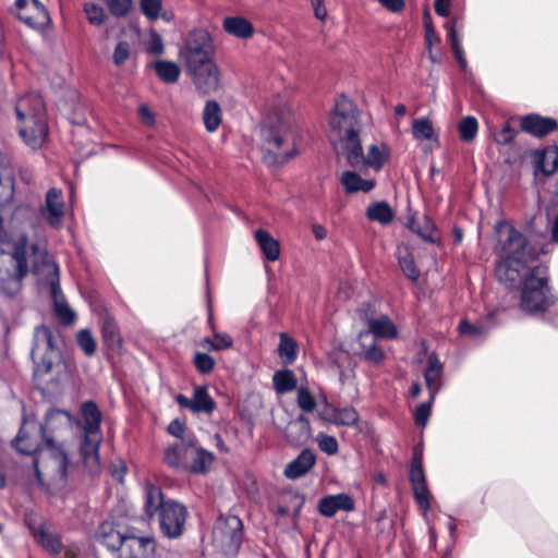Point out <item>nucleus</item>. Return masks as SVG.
<instances>
[{"label":"nucleus","instance_id":"obj_25","mask_svg":"<svg viewBox=\"0 0 558 558\" xmlns=\"http://www.w3.org/2000/svg\"><path fill=\"white\" fill-rule=\"evenodd\" d=\"M318 512L326 518L335 517L339 511H349V495L338 494L323 497L317 505Z\"/></svg>","mask_w":558,"mask_h":558},{"label":"nucleus","instance_id":"obj_35","mask_svg":"<svg viewBox=\"0 0 558 558\" xmlns=\"http://www.w3.org/2000/svg\"><path fill=\"white\" fill-rule=\"evenodd\" d=\"M278 355L284 365L293 364L298 356V342L286 332L279 335Z\"/></svg>","mask_w":558,"mask_h":558},{"label":"nucleus","instance_id":"obj_7","mask_svg":"<svg viewBox=\"0 0 558 558\" xmlns=\"http://www.w3.org/2000/svg\"><path fill=\"white\" fill-rule=\"evenodd\" d=\"M35 363L34 376L44 379L49 375L59 374L62 367L61 354L54 347L49 327L41 325L35 330V345L32 349Z\"/></svg>","mask_w":558,"mask_h":558},{"label":"nucleus","instance_id":"obj_48","mask_svg":"<svg viewBox=\"0 0 558 558\" xmlns=\"http://www.w3.org/2000/svg\"><path fill=\"white\" fill-rule=\"evenodd\" d=\"M437 395H429L427 401L421 402L414 410V422L420 427H425L432 414V408Z\"/></svg>","mask_w":558,"mask_h":558},{"label":"nucleus","instance_id":"obj_60","mask_svg":"<svg viewBox=\"0 0 558 558\" xmlns=\"http://www.w3.org/2000/svg\"><path fill=\"white\" fill-rule=\"evenodd\" d=\"M356 314L359 319L368 326L376 318V307L371 302H363L356 310Z\"/></svg>","mask_w":558,"mask_h":558},{"label":"nucleus","instance_id":"obj_63","mask_svg":"<svg viewBox=\"0 0 558 558\" xmlns=\"http://www.w3.org/2000/svg\"><path fill=\"white\" fill-rule=\"evenodd\" d=\"M214 337H215V341H214V343H211L213 350H222V349H228V348L232 347L233 341L229 335H226V333L221 335V333L215 332Z\"/></svg>","mask_w":558,"mask_h":558},{"label":"nucleus","instance_id":"obj_43","mask_svg":"<svg viewBox=\"0 0 558 558\" xmlns=\"http://www.w3.org/2000/svg\"><path fill=\"white\" fill-rule=\"evenodd\" d=\"M459 136L465 143L472 142L478 131L477 119L473 116L463 117L458 124Z\"/></svg>","mask_w":558,"mask_h":558},{"label":"nucleus","instance_id":"obj_51","mask_svg":"<svg viewBox=\"0 0 558 558\" xmlns=\"http://www.w3.org/2000/svg\"><path fill=\"white\" fill-rule=\"evenodd\" d=\"M364 151L360 140V131L351 125V167L363 162Z\"/></svg>","mask_w":558,"mask_h":558},{"label":"nucleus","instance_id":"obj_39","mask_svg":"<svg viewBox=\"0 0 558 558\" xmlns=\"http://www.w3.org/2000/svg\"><path fill=\"white\" fill-rule=\"evenodd\" d=\"M34 536L41 544V546L53 555H59L63 550L62 543L58 535L50 533L43 527L34 530Z\"/></svg>","mask_w":558,"mask_h":558},{"label":"nucleus","instance_id":"obj_22","mask_svg":"<svg viewBox=\"0 0 558 558\" xmlns=\"http://www.w3.org/2000/svg\"><path fill=\"white\" fill-rule=\"evenodd\" d=\"M361 332L365 333L367 338L374 337L376 339H395L398 336L397 326L386 314L376 317L367 326V329Z\"/></svg>","mask_w":558,"mask_h":558},{"label":"nucleus","instance_id":"obj_47","mask_svg":"<svg viewBox=\"0 0 558 558\" xmlns=\"http://www.w3.org/2000/svg\"><path fill=\"white\" fill-rule=\"evenodd\" d=\"M398 264L403 275L411 280L416 282L420 278V270L415 264L414 257L410 252L405 255L398 257Z\"/></svg>","mask_w":558,"mask_h":558},{"label":"nucleus","instance_id":"obj_17","mask_svg":"<svg viewBox=\"0 0 558 558\" xmlns=\"http://www.w3.org/2000/svg\"><path fill=\"white\" fill-rule=\"evenodd\" d=\"M533 172L535 175L543 174L549 177L558 169V146L548 145L531 153Z\"/></svg>","mask_w":558,"mask_h":558},{"label":"nucleus","instance_id":"obj_33","mask_svg":"<svg viewBox=\"0 0 558 558\" xmlns=\"http://www.w3.org/2000/svg\"><path fill=\"white\" fill-rule=\"evenodd\" d=\"M495 318V313L489 312L486 316V322H493ZM493 325L488 324H473L468 318H463L459 322L457 330L461 336H469L471 338H477L481 336H485L492 329Z\"/></svg>","mask_w":558,"mask_h":558},{"label":"nucleus","instance_id":"obj_31","mask_svg":"<svg viewBox=\"0 0 558 558\" xmlns=\"http://www.w3.org/2000/svg\"><path fill=\"white\" fill-rule=\"evenodd\" d=\"M102 340L108 349L120 352L123 340L120 336L117 323L111 317H106L101 326Z\"/></svg>","mask_w":558,"mask_h":558},{"label":"nucleus","instance_id":"obj_37","mask_svg":"<svg viewBox=\"0 0 558 558\" xmlns=\"http://www.w3.org/2000/svg\"><path fill=\"white\" fill-rule=\"evenodd\" d=\"M82 415L84 421V432H100L101 413L95 402L87 401L83 403Z\"/></svg>","mask_w":558,"mask_h":558},{"label":"nucleus","instance_id":"obj_4","mask_svg":"<svg viewBox=\"0 0 558 558\" xmlns=\"http://www.w3.org/2000/svg\"><path fill=\"white\" fill-rule=\"evenodd\" d=\"M265 154L264 162L270 168H278L294 155V135L292 118L282 110H275L267 116L262 126Z\"/></svg>","mask_w":558,"mask_h":558},{"label":"nucleus","instance_id":"obj_29","mask_svg":"<svg viewBox=\"0 0 558 558\" xmlns=\"http://www.w3.org/2000/svg\"><path fill=\"white\" fill-rule=\"evenodd\" d=\"M366 217L371 221L387 226L395 219V211L387 201H376L368 205Z\"/></svg>","mask_w":558,"mask_h":558},{"label":"nucleus","instance_id":"obj_52","mask_svg":"<svg viewBox=\"0 0 558 558\" xmlns=\"http://www.w3.org/2000/svg\"><path fill=\"white\" fill-rule=\"evenodd\" d=\"M76 340L86 355L92 356L96 352V341L89 330H80L76 335Z\"/></svg>","mask_w":558,"mask_h":558},{"label":"nucleus","instance_id":"obj_2","mask_svg":"<svg viewBox=\"0 0 558 558\" xmlns=\"http://www.w3.org/2000/svg\"><path fill=\"white\" fill-rule=\"evenodd\" d=\"M27 239L22 236L14 245L12 253H0V292L13 295L20 291L22 280L29 271L28 258L32 271L49 286L60 281L59 268L52 256L49 255L45 240H38L29 247Z\"/></svg>","mask_w":558,"mask_h":558},{"label":"nucleus","instance_id":"obj_30","mask_svg":"<svg viewBox=\"0 0 558 558\" xmlns=\"http://www.w3.org/2000/svg\"><path fill=\"white\" fill-rule=\"evenodd\" d=\"M255 239L258 243L260 251L264 256L270 260L275 262L280 256V245L279 242L266 230L258 229L255 231Z\"/></svg>","mask_w":558,"mask_h":558},{"label":"nucleus","instance_id":"obj_42","mask_svg":"<svg viewBox=\"0 0 558 558\" xmlns=\"http://www.w3.org/2000/svg\"><path fill=\"white\" fill-rule=\"evenodd\" d=\"M388 159L389 154L381 151L378 145L373 144L369 146L367 155L363 157V165L373 168L375 171H380Z\"/></svg>","mask_w":558,"mask_h":558},{"label":"nucleus","instance_id":"obj_24","mask_svg":"<svg viewBox=\"0 0 558 558\" xmlns=\"http://www.w3.org/2000/svg\"><path fill=\"white\" fill-rule=\"evenodd\" d=\"M50 293L53 300L54 313L58 319L65 326L72 325L76 318V315L74 311L69 306L64 295L62 294L60 281L50 284Z\"/></svg>","mask_w":558,"mask_h":558},{"label":"nucleus","instance_id":"obj_9","mask_svg":"<svg viewBox=\"0 0 558 558\" xmlns=\"http://www.w3.org/2000/svg\"><path fill=\"white\" fill-rule=\"evenodd\" d=\"M215 545L227 554H235L243 541V523L236 515H220L213 530Z\"/></svg>","mask_w":558,"mask_h":558},{"label":"nucleus","instance_id":"obj_21","mask_svg":"<svg viewBox=\"0 0 558 558\" xmlns=\"http://www.w3.org/2000/svg\"><path fill=\"white\" fill-rule=\"evenodd\" d=\"M357 345L359 350L355 351V354L367 362L378 365L386 357L385 351L377 344V339L374 337L367 338L365 333L359 332Z\"/></svg>","mask_w":558,"mask_h":558},{"label":"nucleus","instance_id":"obj_3","mask_svg":"<svg viewBox=\"0 0 558 558\" xmlns=\"http://www.w3.org/2000/svg\"><path fill=\"white\" fill-rule=\"evenodd\" d=\"M63 414L64 412L62 411L50 410L47 412L43 424L25 422L12 441L13 447L23 454H35L44 445L54 460L61 480H65L68 475V454L61 446L54 442L49 434L54 429V423Z\"/></svg>","mask_w":558,"mask_h":558},{"label":"nucleus","instance_id":"obj_57","mask_svg":"<svg viewBox=\"0 0 558 558\" xmlns=\"http://www.w3.org/2000/svg\"><path fill=\"white\" fill-rule=\"evenodd\" d=\"M424 32L427 49H430L434 44H440L441 39L439 35L436 33L428 13H425L424 16Z\"/></svg>","mask_w":558,"mask_h":558},{"label":"nucleus","instance_id":"obj_6","mask_svg":"<svg viewBox=\"0 0 558 558\" xmlns=\"http://www.w3.org/2000/svg\"><path fill=\"white\" fill-rule=\"evenodd\" d=\"M17 119L22 122L20 135L32 147H39L48 135L46 107L38 94H28L15 106Z\"/></svg>","mask_w":558,"mask_h":558},{"label":"nucleus","instance_id":"obj_41","mask_svg":"<svg viewBox=\"0 0 558 558\" xmlns=\"http://www.w3.org/2000/svg\"><path fill=\"white\" fill-rule=\"evenodd\" d=\"M272 380L278 393H286L296 388V377L291 369L277 371Z\"/></svg>","mask_w":558,"mask_h":558},{"label":"nucleus","instance_id":"obj_16","mask_svg":"<svg viewBox=\"0 0 558 558\" xmlns=\"http://www.w3.org/2000/svg\"><path fill=\"white\" fill-rule=\"evenodd\" d=\"M154 548L153 537L137 536L133 531H129L123 545L118 550V558H146L148 550L154 551Z\"/></svg>","mask_w":558,"mask_h":558},{"label":"nucleus","instance_id":"obj_45","mask_svg":"<svg viewBox=\"0 0 558 558\" xmlns=\"http://www.w3.org/2000/svg\"><path fill=\"white\" fill-rule=\"evenodd\" d=\"M437 230L435 221L429 216L424 215L423 226L416 228L415 234L427 243L436 244L440 242V238L435 236V232H437Z\"/></svg>","mask_w":558,"mask_h":558},{"label":"nucleus","instance_id":"obj_32","mask_svg":"<svg viewBox=\"0 0 558 558\" xmlns=\"http://www.w3.org/2000/svg\"><path fill=\"white\" fill-rule=\"evenodd\" d=\"M223 28L227 33L239 38H250L254 33L252 23L240 16L226 17L223 20Z\"/></svg>","mask_w":558,"mask_h":558},{"label":"nucleus","instance_id":"obj_14","mask_svg":"<svg viewBox=\"0 0 558 558\" xmlns=\"http://www.w3.org/2000/svg\"><path fill=\"white\" fill-rule=\"evenodd\" d=\"M102 441L100 432L86 430L81 442V456L85 468L90 474H96L100 470L99 446Z\"/></svg>","mask_w":558,"mask_h":558},{"label":"nucleus","instance_id":"obj_49","mask_svg":"<svg viewBox=\"0 0 558 558\" xmlns=\"http://www.w3.org/2000/svg\"><path fill=\"white\" fill-rule=\"evenodd\" d=\"M376 185L375 179H364L360 173L351 171V194L371 192Z\"/></svg>","mask_w":558,"mask_h":558},{"label":"nucleus","instance_id":"obj_44","mask_svg":"<svg viewBox=\"0 0 558 558\" xmlns=\"http://www.w3.org/2000/svg\"><path fill=\"white\" fill-rule=\"evenodd\" d=\"M351 430L362 435L365 445L374 441V430L367 422H361L357 411L351 407Z\"/></svg>","mask_w":558,"mask_h":558},{"label":"nucleus","instance_id":"obj_55","mask_svg":"<svg viewBox=\"0 0 558 558\" xmlns=\"http://www.w3.org/2000/svg\"><path fill=\"white\" fill-rule=\"evenodd\" d=\"M296 402L299 408L304 412H313L316 408V400L314 396L305 387H300L298 389Z\"/></svg>","mask_w":558,"mask_h":558},{"label":"nucleus","instance_id":"obj_54","mask_svg":"<svg viewBox=\"0 0 558 558\" xmlns=\"http://www.w3.org/2000/svg\"><path fill=\"white\" fill-rule=\"evenodd\" d=\"M424 466H423V446L416 445L413 448L411 463H410V470H409V476H415V475H424Z\"/></svg>","mask_w":558,"mask_h":558},{"label":"nucleus","instance_id":"obj_40","mask_svg":"<svg viewBox=\"0 0 558 558\" xmlns=\"http://www.w3.org/2000/svg\"><path fill=\"white\" fill-rule=\"evenodd\" d=\"M203 120L208 132H214L221 123V108L216 100H208L203 112Z\"/></svg>","mask_w":558,"mask_h":558},{"label":"nucleus","instance_id":"obj_5","mask_svg":"<svg viewBox=\"0 0 558 558\" xmlns=\"http://www.w3.org/2000/svg\"><path fill=\"white\" fill-rule=\"evenodd\" d=\"M145 513L149 519L155 513L159 514L160 530L167 537L177 538L182 535L187 517L186 508L175 500H165L160 487L150 484L146 486Z\"/></svg>","mask_w":558,"mask_h":558},{"label":"nucleus","instance_id":"obj_62","mask_svg":"<svg viewBox=\"0 0 558 558\" xmlns=\"http://www.w3.org/2000/svg\"><path fill=\"white\" fill-rule=\"evenodd\" d=\"M319 449L328 454H333L338 450V442L335 437L320 435L318 438Z\"/></svg>","mask_w":558,"mask_h":558},{"label":"nucleus","instance_id":"obj_61","mask_svg":"<svg viewBox=\"0 0 558 558\" xmlns=\"http://www.w3.org/2000/svg\"><path fill=\"white\" fill-rule=\"evenodd\" d=\"M517 135L518 131L507 122L504 128L495 134V141L498 145H507L511 143Z\"/></svg>","mask_w":558,"mask_h":558},{"label":"nucleus","instance_id":"obj_13","mask_svg":"<svg viewBox=\"0 0 558 558\" xmlns=\"http://www.w3.org/2000/svg\"><path fill=\"white\" fill-rule=\"evenodd\" d=\"M195 445V436H186V439H183V441L169 446L166 449L163 461L173 469L187 471Z\"/></svg>","mask_w":558,"mask_h":558},{"label":"nucleus","instance_id":"obj_56","mask_svg":"<svg viewBox=\"0 0 558 558\" xmlns=\"http://www.w3.org/2000/svg\"><path fill=\"white\" fill-rule=\"evenodd\" d=\"M140 5L143 14L150 19L156 20L162 7L161 0H140Z\"/></svg>","mask_w":558,"mask_h":558},{"label":"nucleus","instance_id":"obj_46","mask_svg":"<svg viewBox=\"0 0 558 558\" xmlns=\"http://www.w3.org/2000/svg\"><path fill=\"white\" fill-rule=\"evenodd\" d=\"M83 10L87 21L94 26H100L108 20L105 9L94 2L84 3Z\"/></svg>","mask_w":558,"mask_h":558},{"label":"nucleus","instance_id":"obj_53","mask_svg":"<svg viewBox=\"0 0 558 558\" xmlns=\"http://www.w3.org/2000/svg\"><path fill=\"white\" fill-rule=\"evenodd\" d=\"M194 366L201 374H209L214 371L216 362L207 353L196 352L193 359Z\"/></svg>","mask_w":558,"mask_h":558},{"label":"nucleus","instance_id":"obj_38","mask_svg":"<svg viewBox=\"0 0 558 558\" xmlns=\"http://www.w3.org/2000/svg\"><path fill=\"white\" fill-rule=\"evenodd\" d=\"M153 68L157 76L167 84L175 83L179 80L181 73L178 64L165 60L154 62Z\"/></svg>","mask_w":558,"mask_h":558},{"label":"nucleus","instance_id":"obj_19","mask_svg":"<svg viewBox=\"0 0 558 558\" xmlns=\"http://www.w3.org/2000/svg\"><path fill=\"white\" fill-rule=\"evenodd\" d=\"M14 197V174L9 159L0 151V207L9 205Z\"/></svg>","mask_w":558,"mask_h":558},{"label":"nucleus","instance_id":"obj_58","mask_svg":"<svg viewBox=\"0 0 558 558\" xmlns=\"http://www.w3.org/2000/svg\"><path fill=\"white\" fill-rule=\"evenodd\" d=\"M436 369V372H442V364L439 361V357L436 352H432L427 357V366L424 371V379L426 384V388L432 389V378L429 377V373Z\"/></svg>","mask_w":558,"mask_h":558},{"label":"nucleus","instance_id":"obj_18","mask_svg":"<svg viewBox=\"0 0 558 558\" xmlns=\"http://www.w3.org/2000/svg\"><path fill=\"white\" fill-rule=\"evenodd\" d=\"M64 203L62 193L57 189H50L46 194V204L41 209L44 218L53 227L60 226L63 217Z\"/></svg>","mask_w":558,"mask_h":558},{"label":"nucleus","instance_id":"obj_64","mask_svg":"<svg viewBox=\"0 0 558 558\" xmlns=\"http://www.w3.org/2000/svg\"><path fill=\"white\" fill-rule=\"evenodd\" d=\"M184 430L185 426L179 420H173L168 426V432L174 437L180 438L181 441H183V439H186V436H184Z\"/></svg>","mask_w":558,"mask_h":558},{"label":"nucleus","instance_id":"obj_11","mask_svg":"<svg viewBox=\"0 0 558 558\" xmlns=\"http://www.w3.org/2000/svg\"><path fill=\"white\" fill-rule=\"evenodd\" d=\"M186 73L193 84L202 94H209L218 89L220 72L215 60L198 61L185 65Z\"/></svg>","mask_w":558,"mask_h":558},{"label":"nucleus","instance_id":"obj_23","mask_svg":"<svg viewBox=\"0 0 558 558\" xmlns=\"http://www.w3.org/2000/svg\"><path fill=\"white\" fill-rule=\"evenodd\" d=\"M128 533L129 531H121L111 522H104L98 529L97 538L110 550L118 551Z\"/></svg>","mask_w":558,"mask_h":558},{"label":"nucleus","instance_id":"obj_12","mask_svg":"<svg viewBox=\"0 0 558 558\" xmlns=\"http://www.w3.org/2000/svg\"><path fill=\"white\" fill-rule=\"evenodd\" d=\"M15 7L17 17L32 28H44L50 22L46 8L38 0H16Z\"/></svg>","mask_w":558,"mask_h":558},{"label":"nucleus","instance_id":"obj_28","mask_svg":"<svg viewBox=\"0 0 558 558\" xmlns=\"http://www.w3.org/2000/svg\"><path fill=\"white\" fill-rule=\"evenodd\" d=\"M412 136L416 141H432L440 145L439 136L435 133L432 120L428 117H421L413 120Z\"/></svg>","mask_w":558,"mask_h":558},{"label":"nucleus","instance_id":"obj_20","mask_svg":"<svg viewBox=\"0 0 558 558\" xmlns=\"http://www.w3.org/2000/svg\"><path fill=\"white\" fill-rule=\"evenodd\" d=\"M284 438L293 446L305 445L311 438L310 421L304 415L288 423L284 428Z\"/></svg>","mask_w":558,"mask_h":558},{"label":"nucleus","instance_id":"obj_36","mask_svg":"<svg viewBox=\"0 0 558 558\" xmlns=\"http://www.w3.org/2000/svg\"><path fill=\"white\" fill-rule=\"evenodd\" d=\"M216 403L214 399L208 395L207 389L202 386H197L194 389L192 398V412L194 413H211L215 410Z\"/></svg>","mask_w":558,"mask_h":558},{"label":"nucleus","instance_id":"obj_26","mask_svg":"<svg viewBox=\"0 0 558 558\" xmlns=\"http://www.w3.org/2000/svg\"><path fill=\"white\" fill-rule=\"evenodd\" d=\"M315 460L314 453L308 449H304L286 466L284 475L290 480L299 478L313 468Z\"/></svg>","mask_w":558,"mask_h":558},{"label":"nucleus","instance_id":"obj_10","mask_svg":"<svg viewBox=\"0 0 558 558\" xmlns=\"http://www.w3.org/2000/svg\"><path fill=\"white\" fill-rule=\"evenodd\" d=\"M180 56L185 65L198 61L214 60L215 49L209 33L204 29H195L189 33Z\"/></svg>","mask_w":558,"mask_h":558},{"label":"nucleus","instance_id":"obj_59","mask_svg":"<svg viewBox=\"0 0 558 558\" xmlns=\"http://www.w3.org/2000/svg\"><path fill=\"white\" fill-rule=\"evenodd\" d=\"M131 54V47L128 41H120L113 51V63L118 66L122 65Z\"/></svg>","mask_w":558,"mask_h":558},{"label":"nucleus","instance_id":"obj_8","mask_svg":"<svg viewBox=\"0 0 558 558\" xmlns=\"http://www.w3.org/2000/svg\"><path fill=\"white\" fill-rule=\"evenodd\" d=\"M328 138L338 158L349 161V100L341 95L329 117Z\"/></svg>","mask_w":558,"mask_h":558},{"label":"nucleus","instance_id":"obj_27","mask_svg":"<svg viewBox=\"0 0 558 558\" xmlns=\"http://www.w3.org/2000/svg\"><path fill=\"white\" fill-rule=\"evenodd\" d=\"M412 486L413 497L418 508L426 513L430 510V492L427 485L426 475L409 476Z\"/></svg>","mask_w":558,"mask_h":558},{"label":"nucleus","instance_id":"obj_1","mask_svg":"<svg viewBox=\"0 0 558 558\" xmlns=\"http://www.w3.org/2000/svg\"><path fill=\"white\" fill-rule=\"evenodd\" d=\"M507 227L505 240L499 241L498 254L500 258L495 264L497 280L508 291L520 292V308L532 317L542 316L551 323L545 315L558 300L549 286L548 267L539 263L538 257L544 253L506 220H498L494 227L500 232Z\"/></svg>","mask_w":558,"mask_h":558},{"label":"nucleus","instance_id":"obj_15","mask_svg":"<svg viewBox=\"0 0 558 558\" xmlns=\"http://www.w3.org/2000/svg\"><path fill=\"white\" fill-rule=\"evenodd\" d=\"M520 129L536 138H543L558 130V122L555 118L532 112L521 117Z\"/></svg>","mask_w":558,"mask_h":558},{"label":"nucleus","instance_id":"obj_34","mask_svg":"<svg viewBox=\"0 0 558 558\" xmlns=\"http://www.w3.org/2000/svg\"><path fill=\"white\" fill-rule=\"evenodd\" d=\"M214 460L215 457L211 452L197 448L195 445L187 471L195 474H205L208 472Z\"/></svg>","mask_w":558,"mask_h":558},{"label":"nucleus","instance_id":"obj_50","mask_svg":"<svg viewBox=\"0 0 558 558\" xmlns=\"http://www.w3.org/2000/svg\"><path fill=\"white\" fill-rule=\"evenodd\" d=\"M458 23H459V17L453 16L451 20L445 22V24H444V28L447 32V39L451 46L452 52L463 49L461 46V43H460L458 31H457Z\"/></svg>","mask_w":558,"mask_h":558}]
</instances>
